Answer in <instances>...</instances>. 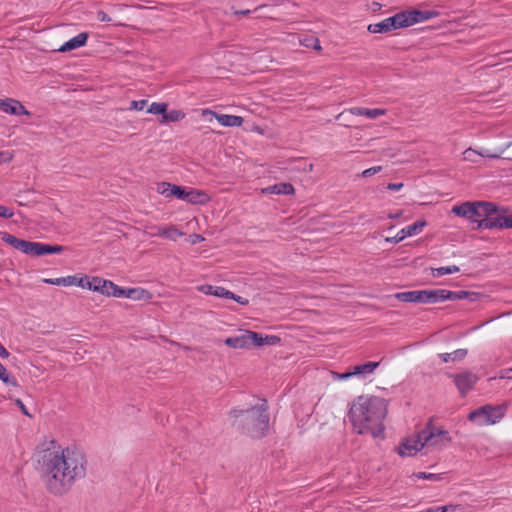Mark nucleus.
Returning <instances> with one entry per match:
<instances>
[{"instance_id": "nucleus-1", "label": "nucleus", "mask_w": 512, "mask_h": 512, "mask_svg": "<svg viewBox=\"0 0 512 512\" xmlns=\"http://www.w3.org/2000/svg\"><path fill=\"white\" fill-rule=\"evenodd\" d=\"M37 463L46 490L55 496L67 494L86 475L85 454L74 446L62 448L55 440L39 451Z\"/></svg>"}, {"instance_id": "nucleus-2", "label": "nucleus", "mask_w": 512, "mask_h": 512, "mask_svg": "<svg viewBox=\"0 0 512 512\" xmlns=\"http://www.w3.org/2000/svg\"><path fill=\"white\" fill-rule=\"evenodd\" d=\"M387 415V401L377 396L361 395L349 410V419L358 434H371L374 438L383 437V421Z\"/></svg>"}, {"instance_id": "nucleus-3", "label": "nucleus", "mask_w": 512, "mask_h": 512, "mask_svg": "<svg viewBox=\"0 0 512 512\" xmlns=\"http://www.w3.org/2000/svg\"><path fill=\"white\" fill-rule=\"evenodd\" d=\"M267 401L261 405L251 406L246 410H231L230 414L235 418L234 425L252 439H261L266 436L269 429V414L267 413Z\"/></svg>"}, {"instance_id": "nucleus-4", "label": "nucleus", "mask_w": 512, "mask_h": 512, "mask_svg": "<svg viewBox=\"0 0 512 512\" xmlns=\"http://www.w3.org/2000/svg\"><path fill=\"white\" fill-rule=\"evenodd\" d=\"M498 209L499 206L493 202L467 201L460 205L453 206L452 213L456 216L466 218L476 224V221L483 219L484 216H489L492 212H497Z\"/></svg>"}, {"instance_id": "nucleus-5", "label": "nucleus", "mask_w": 512, "mask_h": 512, "mask_svg": "<svg viewBox=\"0 0 512 512\" xmlns=\"http://www.w3.org/2000/svg\"><path fill=\"white\" fill-rule=\"evenodd\" d=\"M506 405H484L469 413L468 419L477 422L479 425H491L500 421L506 411Z\"/></svg>"}, {"instance_id": "nucleus-6", "label": "nucleus", "mask_w": 512, "mask_h": 512, "mask_svg": "<svg viewBox=\"0 0 512 512\" xmlns=\"http://www.w3.org/2000/svg\"><path fill=\"white\" fill-rule=\"evenodd\" d=\"M507 209L499 206L497 212L476 221V229H512V215H505Z\"/></svg>"}, {"instance_id": "nucleus-7", "label": "nucleus", "mask_w": 512, "mask_h": 512, "mask_svg": "<svg viewBox=\"0 0 512 512\" xmlns=\"http://www.w3.org/2000/svg\"><path fill=\"white\" fill-rule=\"evenodd\" d=\"M441 289L436 290H412L398 292L394 297L405 303H437L440 299Z\"/></svg>"}, {"instance_id": "nucleus-8", "label": "nucleus", "mask_w": 512, "mask_h": 512, "mask_svg": "<svg viewBox=\"0 0 512 512\" xmlns=\"http://www.w3.org/2000/svg\"><path fill=\"white\" fill-rule=\"evenodd\" d=\"M66 247L62 245H52L46 244L42 242H33L25 240L22 253L30 255V256H43L48 254H58L63 252Z\"/></svg>"}, {"instance_id": "nucleus-9", "label": "nucleus", "mask_w": 512, "mask_h": 512, "mask_svg": "<svg viewBox=\"0 0 512 512\" xmlns=\"http://www.w3.org/2000/svg\"><path fill=\"white\" fill-rule=\"evenodd\" d=\"M198 291L202 292L205 295H212L219 298L232 299L240 305L247 306L249 304V300L243 298L239 295H236L232 291L227 290L221 286H213L209 284L200 285L197 287Z\"/></svg>"}, {"instance_id": "nucleus-10", "label": "nucleus", "mask_w": 512, "mask_h": 512, "mask_svg": "<svg viewBox=\"0 0 512 512\" xmlns=\"http://www.w3.org/2000/svg\"><path fill=\"white\" fill-rule=\"evenodd\" d=\"M436 438H441V441L445 443H451L452 441L447 430L434 426L432 419H429L426 426L421 430V439L424 443L435 444L437 443V441H434Z\"/></svg>"}, {"instance_id": "nucleus-11", "label": "nucleus", "mask_w": 512, "mask_h": 512, "mask_svg": "<svg viewBox=\"0 0 512 512\" xmlns=\"http://www.w3.org/2000/svg\"><path fill=\"white\" fill-rule=\"evenodd\" d=\"M453 378L454 384L461 396H466V394L471 391L475 384L478 381V376L470 371H464L458 374L451 375Z\"/></svg>"}, {"instance_id": "nucleus-12", "label": "nucleus", "mask_w": 512, "mask_h": 512, "mask_svg": "<svg viewBox=\"0 0 512 512\" xmlns=\"http://www.w3.org/2000/svg\"><path fill=\"white\" fill-rule=\"evenodd\" d=\"M426 444L421 439V431H419L415 437L404 439L397 448V452L400 456H413Z\"/></svg>"}, {"instance_id": "nucleus-13", "label": "nucleus", "mask_w": 512, "mask_h": 512, "mask_svg": "<svg viewBox=\"0 0 512 512\" xmlns=\"http://www.w3.org/2000/svg\"><path fill=\"white\" fill-rule=\"evenodd\" d=\"M45 283L51 284V285H62V286H72L76 285L81 288L89 289L91 288V278L88 276L84 277H77V276H67V277H60V278H54V279H45Z\"/></svg>"}, {"instance_id": "nucleus-14", "label": "nucleus", "mask_w": 512, "mask_h": 512, "mask_svg": "<svg viewBox=\"0 0 512 512\" xmlns=\"http://www.w3.org/2000/svg\"><path fill=\"white\" fill-rule=\"evenodd\" d=\"M427 225L425 220H418L411 225L406 226L401 229L396 236L394 237H386L385 241L389 243H399L404 240L408 236H413L419 234L423 228Z\"/></svg>"}, {"instance_id": "nucleus-15", "label": "nucleus", "mask_w": 512, "mask_h": 512, "mask_svg": "<svg viewBox=\"0 0 512 512\" xmlns=\"http://www.w3.org/2000/svg\"><path fill=\"white\" fill-rule=\"evenodd\" d=\"M0 110L9 115H31L25 106L14 98H0Z\"/></svg>"}, {"instance_id": "nucleus-16", "label": "nucleus", "mask_w": 512, "mask_h": 512, "mask_svg": "<svg viewBox=\"0 0 512 512\" xmlns=\"http://www.w3.org/2000/svg\"><path fill=\"white\" fill-rule=\"evenodd\" d=\"M480 294L477 292L472 291H449L446 289H441L440 293V299L442 301L450 300V301H457V300H468L470 302H475L479 300Z\"/></svg>"}, {"instance_id": "nucleus-17", "label": "nucleus", "mask_w": 512, "mask_h": 512, "mask_svg": "<svg viewBox=\"0 0 512 512\" xmlns=\"http://www.w3.org/2000/svg\"><path fill=\"white\" fill-rule=\"evenodd\" d=\"M210 115L216 118V120L225 127H240L243 124V118L236 115L218 114L210 109H203L202 116Z\"/></svg>"}, {"instance_id": "nucleus-18", "label": "nucleus", "mask_w": 512, "mask_h": 512, "mask_svg": "<svg viewBox=\"0 0 512 512\" xmlns=\"http://www.w3.org/2000/svg\"><path fill=\"white\" fill-rule=\"evenodd\" d=\"M407 16V22L409 26H412L416 23H420L429 19H432L438 15L437 11L433 10H404Z\"/></svg>"}, {"instance_id": "nucleus-19", "label": "nucleus", "mask_w": 512, "mask_h": 512, "mask_svg": "<svg viewBox=\"0 0 512 512\" xmlns=\"http://www.w3.org/2000/svg\"><path fill=\"white\" fill-rule=\"evenodd\" d=\"M117 285L110 280H105L100 277H92L91 278V288L92 291L100 292L105 296H112L111 292L116 290Z\"/></svg>"}, {"instance_id": "nucleus-20", "label": "nucleus", "mask_w": 512, "mask_h": 512, "mask_svg": "<svg viewBox=\"0 0 512 512\" xmlns=\"http://www.w3.org/2000/svg\"><path fill=\"white\" fill-rule=\"evenodd\" d=\"M88 37H89V35L87 32L79 33L75 37H73L70 40H68L67 42H65L59 48V51L60 52H68V51H72L74 49L80 48L86 44Z\"/></svg>"}, {"instance_id": "nucleus-21", "label": "nucleus", "mask_w": 512, "mask_h": 512, "mask_svg": "<svg viewBox=\"0 0 512 512\" xmlns=\"http://www.w3.org/2000/svg\"><path fill=\"white\" fill-rule=\"evenodd\" d=\"M295 189L291 183L281 182L262 189L264 194L292 195Z\"/></svg>"}, {"instance_id": "nucleus-22", "label": "nucleus", "mask_w": 512, "mask_h": 512, "mask_svg": "<svg viewBox=\"0 0 512 512\" xmlns=\"http://www.w3.org/2000/svg\"><path fill=\"white\" fill-rule=\"evenodd\" d=\"M350 113L355 116H365L369 119H376L379 116L385 115L386 110L380 108H364V107H353L350 110Z\"/></svg>"}, {"instance_id": "nucleus-23", "label": "nucleus", "mask_w": 512, "mask_h": 512, "mask_svg": "<svg viewBox=\"0 0 512 512\" xmlns=\"http://www.w3.org/2000/svg\"><path fill=\"white\" fill-rule=\"evenodd\" d=\"M379 364V362L369 361L364 364L355 365L351 369L352 375L364 378L372 374L378 368Z\"/></svg>"}, {"instance_id": "nucleus-24", "label": "nucleus", "mask_w": 512, "mask_h": 512, "mask_svg": "<svg viewBox=\"0 0 512 512\" xmlns=\"http://www.w3.org/2000/svg\"><path fill=\"white\" fill-rule=\"evenodd\" d=\"M386 19L390 32L396 29L409 27L405 11H400Z\"/></svg>"}, {"instance_id": "nucleus-25", "label": "nucleus", "mask_w": 512, "mask_h": 512, "mask_svg": "<svg viewBox=\"0 0 512 512\" xmlns=\"http://www.w3.org/2000/svg\"><path fill=\"white\" fill-rule=\"evenodd\" d=\"M157 230L155 233H153V236H160L164 237L173 241H176L178 237H181L184 235L183 232H181L175 225H171L169 227H155Z\"/></svg>"}, {"instance_id": "nucleus-26", "label": "nucleus", "mask_w": 512, "mask_h": 512, "mask_svg": "<svg viewBox=\"0 0 512 512\" xmlns=\"http://www.w3.org/2000/svg\"><path fill=\"white\" fill-rule=\"evenodd\" d=\"M224 343L225 345L234 349L249 348L247 330L241 335L226 338Z\"/></svg>"}, {"instance_id": "nucleus-27", "label": "nucleus", "mask_w": 512, "mask_h": 512, "mask_svg": "<svg viewBox=\"0 0 512 512\" xmlns=\"http://www.w3.org/2000/svg\"><path fill=\"white\" fill-rule=\"evenodd\" d=\"M208 196L205 192L190 188L187 191L185 201L191 204H204L208 201Z\"/></svg>"}, {"instance_id": "nucleus-28", "label": "nucleus", "mask_w": 512, "mask_h": 512, "mask_svg": "<svg viewBox=\"0 0 512 512\" xmlns=\"http://www.w3.org/2000/svg\"><path fill=\"white\" fill-rule=\"evenodd\" d=\"M0 238L2 241L7 243L8 245L12 246L16 250L22 251V248H23V245L25 242L24 239H19L16 236L9 234L7 232H1Z\"/></svg>"}, {"instance_id": "nucleus-29", "label": "nucleus", "mask_w": 512, "mask_h": 512, "mask_svg": "<svg viewBox=\"0 0 512 512\" xmlns=\"http://www.w3.org/2000/svg\"><path fill=\"white\" fill-rule=\"evenodd\" d=\"M467 353V349H457L451 353H442L439 357L443 362L447 363L450 361H460L466 357Z\"/></svg>"}, {"instance_id": "nucleus-30", "label": "nucleus", "mask_w": 512, "mask_h": 512, "mask_svg": "<svg viewBox=\"0 0 512 512\" xmlns=\"http://www.w3.org/2000/svg\"><path fill=\"white\" fill-rule=\"evenodd\" d=\"M128 295V298L133 300H146L151 298V294L142 288H129Z\"/></svg>"}, {"instance_id": "nucleus-31", "label": "nucleus", "mask_w": 512, "mask_h": 512, "mask_svg": "<svg viewBox=\"0 0 512 512\" xmlns=\"http://www.w3.org/2000/svg\"><path fill=\"white\" fill-rule=\"evenodd\" d=\"M247 337L249 348L252 346L260 347L264 345V336L261 333L247 330Z\"/></svg>"}, {"instance_id": "nucleus-32", "label": "nucleus", "mask_w": 512, "mask_h": 512, "mask_svg": "<svg viewBox=\"0 0 512 512\" xmlns=\"http://www.w3.org/2000/svg\"><path fill=\"white\" fill-rule=\"evenodd\" d=\"M184 117L185 113L181 110H171L169 112L166 111L161 122H177L182 120Z\"/></svg>"}, {"instance_id": "nucleus-33", "label": "nucleus", "mask_w": 512, "mask_h": 512, "mask_svg": "<svg viewBox=\"0 0 512 512\" xmlns=\"http://www.w3.org/2000/svg\"><path fill=\"white\" fill-rule=\"evenodd\" d=\"M459 271H460V268L458 266L451 265V266H442V267L435 268L432 270V273H433V276H435V277H441L446 274H453V273H457Z\"/></svg>"}, {"instance_id": "nucleus-34", "label": "nucleus", "mask_w": 512, "mask_h": 512, "mask_svg": "<svg viewBox=\"0 0 512 512\" xmlns=\"http://www.w3.org/2000/svg\"><path fill=\"white\" fill-rule=\"evenodd\" d=\"M367 30L370 33H388L389 28L387 24V19H384L378 23L369 24Z\"/></svg>"}, {"instance_id": "nucleus-35", "label": "nucleus", "mask_w": 512, "mask_h": 512, "mask_svg": "<svg viewBox=\"0 0 512 512\" xmlns=\"http://www.w3.org/2000/svg\"><path fill=\"white\" fill-rule=\"evenodd\" d=\"M167 107H168V104L167 103H157V102H153L147 112L150 113V114H155V115H162V117L164 116L166 110H167Z\"/></svg>"}, {"instance_id": "nucleus-36", "label": "nucleus", "mask_w": 512, "mask_h": 512, "mask_svg": "<svg viewBox=\"0 0 512 512\" xmlns=\"http://www.w3.org/2000/svg\"><path fill=\"white\" fill-rule=\"evenodd\" d=\"M187 189L183 186L173 184L172 188L169 189L170 197H176L177 199L185 200L187 197Z\"/></svg>"}, {"instance_id": "nucleus-37", "label": "nucleus", "mask_w": 512, "mask_h": 512, "mask_svg": "<svg viewBox=\"0 0 512 512\" xmlns=\"http://www.w3.org/2000/svg\"><path fill=\"white\" fill-rule=\"evenodd\" d=\"M0 379L5 384L12 385L15 387L18 386L16 379L7 372L6 368L1 363H0Z\"/></svg>"}, {"instance_id": "nucleus-38", "label": "nucleus", "mask_w": 512, "mask_h": 512, "mask_svg": "<svg viewBox=\"0 0 512 512\" xmlns=\"http://www.w3.org/2000/svg\"><path fill=\"white\" fill-rule=\"evenodd\" d=\"M173 184L169 182H160L157 184V192L166 198H170L169 189L172 188Z\"/></svg>"}, {"instance_id": "nucleus-39", "label": "nucleus", "mask_w": 512, "mask_h": 512, "mask_svg": "<svg viewBox=\"0 0 512 512\" xmlns=\"http://www.w3.org/2000/svg\"><path fill=\"white\" fill-rule=\"evenodd\" d=\"M472 154H478L482 157H488V158H499L500 157V154H490V153H482V152L478 153L475 150L468 148L464 152V158L469 159L470 157H472Z\"/></svg>"}, {"instance_id": "nucleus-40", "label": "nucleus", "mask_w": 512, "mask_h": 512, "mask_svg": "<svg viewBox=\"0 0 512 512\" xmlns=\"http://www.w3.org/2000/svg\"><path fill=\"white\" fill-rule=\"evenodd\" d=\"M302 44L305 46V47H311L317 51H320L321 50V45H320V41L318 38H315V37H311V38H306L304 39V41L302 42Z\"/></svg>"}, {"instance_id": "nucleus-41", "label": "nucleus", "mask_w": 512, "mask_h": 512, "mask_svg": "<svg viewBox=\"0 0 512 512\" xmlns=\"http://www.w3.org/2000/svg\"><path fill=\"white\" fill-rule=\"evenodd\" d=\"M414 476L418 479H427V480H431V481H439L441 479L440 474L426 473V472H418V473H415Z\"/></svg>"}, {"instance_id": "nucleus-42", "label": "nucleus", "mask_w": 512, "mask_h": 512, "mask_svg": "<svg viewBox=\"0 0 512 512\" xmlns=\"http://www.w3.org/2000/svg\"><path fill=\"white\" fill-rule=\"evenodd\" d=\"M111 294H112L113 297H124V298H128L129 297L128 289L119 287L118 285H117L116 290L112 291Z\"/></svg>"}, {"instance_id": "nucleus-43", "label": "nucleus", "mask_w": 512, "mask_h": 512, "mask_svg": "<svg viewBox=\"0 0 512 512\" xmlns=\"http://www.w3.org/2000/svg\"><path fill=\"white\" fill-rule=\"evenodd\" d=\"M280 342V337L276 335H266L264 336V345H276Z\"/></svg>"}, {"instance_id": "nucleus-44", "label": "nucleus", "mask_w": 512, "mask_h": 512, "mask_svg": "<svg viewBox=\"0 0 512 512\" xmlns=\"http://www.w3.org/2000/svg\"><path fill=\"white\" fill-rule=\"evenodd\" d=\"M147 104V100H138V101H132L130 103V109L131 110H142Z\"/></svg>"}, {"instance_id": "nucleus-45", "label": "nucleus", "mask_w": 512, "mask_h": 512, "mask_svg": "<svg viewBox=\"0 0 512 512\" xmlns=\"http://www.w3.org/2000/svg\"><path fill=\"white\" fill-rule=\"evenodd\" d=\"M381 169H382V167H381V166H373V167H371V168H368V169L364 170V171L361 173V175H362L363 177H370V176L375 175L376 173L380 172V171H381Z\"/></svg>"}, {"instance_id": "nucleus-46", "label": "nucleus", "mask_w": 512, "mask_h": 512, "mask_svg": "<svg viewBox=\"0 0 512 512\" xmlns=\"http://www.w3.org/2000/svg\"><path fill=\"white\" fill-rule=\"evenodd\" d=\"M13 215H14V212L12 209H10L6 206L0 205V217L9 219V218L13 217Z\"/></svg>"}, {"instance_id": "nucleus-47", "label": "nucleus", "mask_w": 512, "mask_h": 512, "mask_svg": "<svg viewBox=\"0 0 512 512\" xmlns=\"http://www.w3.org/2000/svg\"><path fill=\"white\" fill-rule=\"evenodd\" d=\"M332 375L335 380H346L353 376L351 370L344 373L332 372Z\"/></svg>"}, {"instance_id": "nucleus-48", "label": "nucleus", "mask_w": 512, "mask_h": 512, "mask_svg": "<svg viewBox=\"0 0 512 512\" xmlns=\"http://www.w3.org/2000/svg\"><path fill=\"white\" fill-rule=\"evenodd\" d=\"M449 508H460V505H445L431 508L430 512H448Z\"/></svg>"}, {"instance_id": "nucleus-49", "label": "nucleus", "mask_w": 512, "mask_h": 512, "mask_svg": "<svg viewBox=\"0 0 512 512\" xmlns=\"http://www.w3.org/2000/svg\"><path fill=\"white\" fill-rule=\"evenodd\" d=\"M97 20H99L100 22H110L111 18L109 17V15L107 13L100 10L97 12Z\"/></svg>"}, {"instance_id": "nucleus-50", "label": "nucleus", "mask_w": 512, "mask_h": 512, "mask_svg": "<svg viewBox=\"0 0 512 512\" xmlns=\"http://www.w3.org/2000/svg\"><path fill=\"white\" fill-rule=\"evenodd\" d=\"M500 378H502V379H512V368H508V369L502 370Z\"/></svg>"}, {"instance_id": "nucleus-51", "label": "nucleus", "mask_w": 512, "mask_h": 512, "mask_svg": "<svg viewBox=\"0 0 512 512\" xmlns=\"http://www.w3.org/2000/svg\"><path fill=\"white\" fill-rule=\"evenodd\" d=\"M16 405L20 408V410L22 411L23 414L30 416V414L28 413V410H27L26 406L24 405V403L22 402V400L16 399Z\"/></svg>"}, {"instance_id": "nucleus-52", "label": "nucleus", "mask_w": 512, "mask_h": 512, "mask_svg": "<svg viewBox=\"0 0 512 512\" xmlns=\"http://www.w3.org/2000/svg\"><path fill=\"white\" fill-rule=\"evenodd\" d=\"M403 187V183H389L387 188L389 190L398 191Z\"/></svg>"}, {"instance_id": "nucleus-53", "label": "nucleus", "mask_w": 512, "mask_h": 512, "mask_svg": "<svg viewBox=\"0 0 512 512\" xmlns=\"http://www.w3.org/2000/svg\"><path fill=\"white\" fill-rule=\"evenodd\" d=\"M10 353L8 350L0 343V357L2 358H8Z\"/></svg>"}, {"instance_id": "nucleus-54", "label": "nucleus", "mask_w": 512, "mask_h": 512, "mask_svg": "<svg viewBox=\"0 0 512 512\" xmlns=\"http://www.w3.org/2000/svg\"><path fill=\"white\" fill-rule=\"evenodd\" d=\"M173 343L178 345L179 347H182L185 351H189V350L201 351V348H199V347L191 348L190 346L181 345L180 343H176V342H173Z\"/></svg>"}, {"instance_id": "nucleus-55", "label": "nucleus", "mask_w": 512, "mask_h": 512, "mask_svg": "<svg viewBox=\"0 0 512 512\" xmlns=\"http://www.w3.org/2000/svg\"><path fill=\"white\" fill-rule=\"evenodd\" d=\"M251 13V10L249 9H246V10H235L234 11V14L235 15H243V16H247Z\"/></svg>"}, {"instance_id": "nucleus-56", "label": "nucleus", "mask_w": 512, "mask_h": 512, "mask_svg": "<svg viewBox=\"0 0 512 512\" xmlns=\"http://www.w3.org/2000/svg\"><path fill=\"white\" fill-rule=\"evenodd\" d=\"M434 441H437L435 444H426L427 446H446L448 443L441 441V438H436Z\"/></svg>"}, {"instance_id": "nucleus-57", "label": "nucleus", "mask_w": 512, "mask_h": 512, "mask_svg": "<svg viewBox=\"0 0 512 512\" xmlns=\"http://www.w3.org/2000/svg\"><path fill=\"white\" fill-rule=\"evenodd\" d=\"M200 240H203V237L201 235H195V241H193V243H196Z\"/></svg>"}, {"instance_id": "nucleus-58", "label": "nucleus", "mask_w": 512, "mask_h": 512, "mask_svg": "<svg viewBox=\"0 0 512 512\" xmlns=\"http://www.w3.org/2000/svg\"><path fill=\"white\" fill-rule=\"evenodd\" d=\"M399 217V214H389V218H397Z\"/></svg>"}, {"instance_id": "nucleus-59", "label": "nucleus", "mask_w": 512, "mask_h": 512, "mask_svg": "<svg viewBox=\"0 0 512 512\" xmlns=\"http://www.w3.org/2000/svg\"><path fill=\"white\" fill-rule=\"evenodd\" d=\"M4 152H0V163L3 161Z\"/></svg>"}, {"instance_id": "nucleus-60", "label": "nucleus", "mask_w": 512, "mask_h": 512, "mask_svg": "<svg viewBox=\"0 0 512 512\" xmlns=\"http://www.w3.org/2000/svg\"><path fill=\"white\" fill-rule=\"evenodd\" d=\"M458 508H449V511H455L457 510ZM459 509H462V506L460 505V508Z\"/></svg>"}, {"instance_id": "nucleus-61", "label": "nucleus", "mask_w": 512, "mask_h": 512, "mask_svg": "<svg viewBox=\"0 0 512 512\" xmlns=\"http://www.w3.org/2000/svg\"><path fill=\"white\" fill-rule=\"evenodd\" d=\"M262 6H258L255 8V11L259 10Z\"/></svg>"}]
</instances>
